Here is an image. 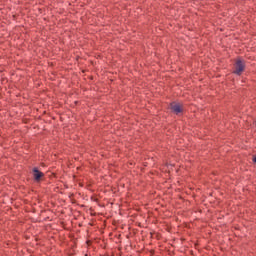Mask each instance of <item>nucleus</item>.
Segmentation results:
<instances>
[{"instance_id": "obj_1", "label": "nucleus", "mask_w": 256, "mask_h": 256, "mask_svg": "<svg viewBox=\"0 0 256 256\" xmlns=\"http://www.w3.org/2000/svg\"><path fill=\"white\" fill-rule=\"evenodd\" d=\"M244 69H245L244 61L241 59H237L236 60V70L232 71V74L241 76L244 72Z\"/></svg>"}, {"instance_id": "obj_2", "label": "nucleus", "mask_w": 256, "mask_h": 256, "mask_svg": "<svg viewBox=\"0 0 256 256\" xmlns=\"http://www.w3.org/2000/svg\"><path fill=\"white\" fill-rule=\"evenodd\" d=\"M170 110L172 112H174L175 115H180L184 111V108H183L182 104L172 102V103H170Z\"/></svg>"}, {"instance_id": "obj_3", "label": "nucleus", "mask_w": 256, "mask_h": 256, "mask_svg": "<svg viewBox=\"0 0 256 256\" xmlns=\"http://www.w3.org/2000/svg\"><path fill=\"white\" fill-rule=\"evenodd\" d=\"M32 172L34 173V180H36L37 182H39L41 178L44 177V173L39 171L37 168H33Z\"/></svg>"}, {"instance_id": "obj_4", "label": "nucleus", "mask_w": 256, "mask_h": 256, "mask_svg": "<svg viewBox=\"0 0 256 256\" xmlns=\"http://www.w3.org/2000/svg\"><path fill=\"white\" fill-rule=\"evenodd\" d=\"M252 163L256 164V155H254V157H252Z\"/></svg>"}, {"instance_id": "obj_5", "label": "nucleus", "mask_w": 256, "mask_h": 256, "mask_svg": "<svg viewBox=\"0 0 256 256\" xmlns=\"http://www.w3.org/2000/svg\"><path fill=\"white\" fill-rule=\"evenodd\" d=\"M253 124L256 126V120L253 122Z\"/></svg>"}]
</instances>
